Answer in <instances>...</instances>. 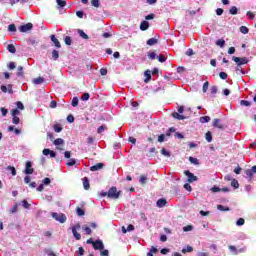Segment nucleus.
I'll list each match as a JSON object with an SVG mask.
<instances>
[{
    "mask_svg": "<svg viewBox=\"0 0 256 256\" xmlns=\"http://www.w3.org/2000/svg\"><path fill=\"white\" fill-rule=\"evenodd\" d=\"M51 217L58 223H67V216L63 213L52 212Z\"/></svg>",
    "mask_w": 256,
    "mask_h": 256,
    "instance_id": "nucleus-1",
    "label": "nucleus"
},
{
    "mask_svg": "<svg viewBox=\"0 0 256 256\" xmlns=\"http://www.w3.org/2000/svg\"><path fill=\"white\" fill-rule=\"evenodd\" d=\"M232 59H233V61H234L238 66L247 65V63H249V60H247V58H245V57L239 58V57L233 56Z\"/></svg>",
    "mask_w": 256,
    "mask_h": 256,
    "instance_id": "nucleus-2",
    "label": "nucleus"
},
{
    "mask_svg": "<svg viewBox=\"0 0 256 256\" xmlns=\"http://www.w3.org/2000/svg\"><path fill=\"white\" fill-rule=\"evenodd\" d=\"M93 248L96 249V251H103L105 249V245L103 244V241L96 240L93 243Z\"/></svg>",
    "mask_w": 256,
    "mask_h": 256,
    "instance_id": "nucleus-3",
    "label": "nucleus"
},
{
    "mask_svg": "<svg viewBox=\"0 0 256 256\" xmlns=\"http://www.w3.org/2000/svg\"><path fill=\"white\" fill-rule=\"evenodd\" d=\"M184 175L188 177V183H193L197 181V176H195V174L191 173L189 170H185Z\"/></svg>",
    "mask_w": 256,
    "mask_h": 256,
    "instance_id": "nucleus-4",
    "label": "nucleus"
},
{
    "mask_svg": "<svg viewBox=\"0 0 256 256\" xmlns=\"http://www.w3.org/2000/svg\"><path fill=\"white\" fill-rule=\"evenodd\" d=\"M256 174V166H253L251 169L245 170V175L248 177L249 181L253 179V175Z\"/></svg>",
    "mask_w": 256,
    "mask_h": 256,
    "instance_id": "nucleus-5",
    "label": "nucleus"
},
{
    "mask_svg": "<svg viewBox=\"0 0 256 256\" xmlns=\"http://www.w3.org/2000/svg\"><path fill=\"white\" fill-rule=\"evenodd\" d=\"M33 29V24L32 23H27L25 25H22L19 27V31L21 33H27V31H31Z\"/></svg>",
    "mask_w": 256,
    "mask_h": 256,
    "instance_id": "nucleus-6",
    "label": "nucleus"
},
{
    "mask_svg": "<svg viewBox=\"0 0 256 256\" xmlns=\"http://www.w3.org/2000/svg\"><path fill=\"white\" fill-rule=\"evenodd\" d=\"M119 193H101V197H107V199L116 200L119 197Z\"/></svg>",
    "mask_w": 256,
    "mask_h": 256,
    "instance_id": "nucleus-7",
    "label": "nucleus"
},
{
    "mask_svg": "<svg viewBox=\"0 0 256 256\" xmlns=\"http://www.w3.org/2000/svg\"><path fill=\"white\" fill-rule=\"evenodd\" d=\"M34 171L35 170L33 169V163H31V161L26 162V168H25L26 175H33Z\"/></svg>",
    "mask_w": 256,
    "mask_h": 256,
    "instance_id": "nucleus-8",
    "label": "nucleus"
},
{
    "mask_svg": "<svg viewBox=\"0 0 256 256\" xmlns=\"http://www.w3.org/2000/svg\"><path fill=\"white\" fill-rule=\"evenodd\" d=\"M43 155H50L51 158H55L57 157V153H55V151L53 150H50L48 148H45L43 151H42Z\"/></svg>",
    "mask_w": 256,
    "mask_h": 256,
    "instance_id": "nucleus-9",
    "label": "nucleus"
},
{
    "mask_svg": "<svg viewBox=\"0 0 256 256\" xmlns=\"http://www.w3.org/2000/svg\"><path fill=\"white\" fill-rule=\"evenodd\" d=\"M211 191L213 193H219V191H223L224 193H227V192H229V188H227V187L219 188L217 186H214L211 188Z\"/></svg>",
    "mask_w": 256,
    "mask_h": 256,
    "instance_id": "nucleus-10",
    "label": "nucleus"
},
{
    "mask_svg": "<svg viewBox=\"0 0 256 256\" xmlns=\"http://www.w3.org/2000/svg\"><path fill=\"white\" fill-rule=\"evenodd\" d=\"M1 91H2L3 93H7V91H8V93H13V86H12L11 84H9V85H8V88H7V86L2 85V86H1Z\"/></svg>",
    "mask_w": 256,
    "mask_h": 256,
    "instance_id": "nucleus-11",
    "label": "nucleus"
},
{
    "mask_svg": "<svg viewBox=\"0 0 256 256\" xmlns=\"http://www.w3.org/2000/svg\"><path fill=\"white\" fill-rule=\"evenodd\" d=\"M50 39L52 41V43H54L55 47H57L58 49H61V43L59 42V40L55 37V35H51Z\"/></svg>",
    "mask_w": 256,
    "mask_h": 256,
    "instance_id": "nucleus-12",
    "label": "nucleus"
},
{
    "mask_svg": "<svg viewBox=\"0 0 256 256\" xmlns=\"http://www.w3.org/2000/svg\"><path fill=\"white\" fill-rule=\"evenodd\" d=\"M156 205H157V207H159L161 209V208L165 207V205H167V200L165 198H160V199H158Z\"/></svg>",
    "mask_w": 256,
    "mask_h": 256,
    "instance_id": "nucleus-13",
    "label": "nucleus"
},
{
    "mask_svg": "<svg viewBox=\"0 0 256 256\" xmlns=\"http://www.w3.org/2000/svg\"><path fill=\"white\" fill-rule=\"evenodd\" d=\"M103 167H105V164L103 163H98L94 166L90 167V171H99L100 169H103Z\"/></svg>",
    "mask_w": 256,
    "mask_h": 256,
    "instance_id": "nucleus-14",
    "label": "nucleus"
},
{
    "mask_svg": "<svg viewBox=\"0 0 256 256\" xmlns=\"http://www.w3.org/2000/svg\"><path fill=\"white\" fill-rule=\"evenodd\" d=\"M213 127H217L218 129H223V124H221V120L218 118H215L213 120Z\"/></svg>",
    "mask_w": 256,
    "mask_h": 256,
    "instance_id": "nucleus-15",
    "label": "nucleus"
},
{
    "mask_svg": "<svg viewBox=\"0 0 256 256\" xmlns=\"http://www.w3.org/2000/svg\"><path fill=\"white\" fill-rule=\"evenodd\" d=\"M147 181H149V178L147 177V175H141L139 178V184L140 185H146Z\"/></svg>",
    "mask_w": 256,
    "mask_h": 256,
    "instance_id": "nucleus-16",
    "label": "nucleus"
},
{
    "mask_svg": "<svg viewBox=\"0 0 256 256\" xmlns=\"http://www.w3.org/2000/svg\"><path fill=\"white\" fill-rule=\"evenodd\" d=\"M140 29L141 31H147V29H149V22L147 21H142L140 24Z\"/></svg>",
    "mask_w": 256,
    "mask_h": 256,
    "instance_id": "nucleus-17",
    "label": "nucleus"
},
{
    "mask_svg": "<svg viewBox=\"0 0 256 256\" xmlns=\"http://www.w3.org/2000/svg\"><path fill=\"white\" fill-rule=\"evenodd\" d=\"M34 85H41L42 83H45V78L43 77H38L33 79Z\"/></svg>",
    "mask_w": 256,
    "mask_h": 256,
    "instance_id": "nucleus-18",
    "label": "nucleus"
},
{
    "mask_svg": "<svg viewBox=\"0 0 256 256\" xmlns=\"http://www.w3.org/2000/svg\"><path fill=\"white\" fill-rule=\"evenodd\" d=\"M146 79L144 80L145 83H149L151 81V71L147 70L144 73Z\"/></svg>",
    "mask_w": 256,
    "mask_h": 256,
    "instance_id": "nucleus-19",
    "label": "nucleus"
},
{
    "mask_svg": "<svg viewBox=\"0 0 256 256\" xmlns=\"http://www.w3.org/2000/svg\"><path fill=\"white\" fill-rule=\"evenodd\" d=\"M53 129L55 133H61L63 131V127H61V124H54Z\"/></svg>",
    "mask_w": 256,
    "mask_h": 256,
    "instance_id": "nucleus-20",
    "label": "nucleus"
},
{
    "mask_svg": "<svg viewBox=\"0 0 256 256\" xmlns=\"http://www.w3.org/2000/svg\"><path fill=\"white\" fill-rule=\"evenodd\" d=\"M172 117H174V119H178L179 121H183V119H185V117L177 112L172 113Z\"/></svg>",
    "mask_w": 256,
    "mask_h": 256,
    "instance_id": "nucleus-21",
    "label": "nucleus"
},
{
    "mask_svg": "<svg viewBox=\"0 0 256 256\" xmlns=\"http://www.w3.org/2000/svg\"><path fill=\"white\" fill-rule=\"evenodd\" d=\"M157 43H158L157 38H150V39L147 41V45H149L150 47L153 46V45H157Z\"/></svg>",
    "mask_w": 256,
    "mask_h": 256,
    "instance_id": "nucleus-22",
    "label": "nucleus"
},
{
    "mask_svg": "<svg viewBox=\"0 0 256 256\" xmlns=\"http://www.w3.org/2000/svg\"><path fill=\"white\" fill-rule=\"evenodd\" d=\"M20 205H22V207L24 209H30L31 208V204H29L27 200H22Z\"/></svg>",
    "mask_w": 256,
    "mask_h": 256,
    "instance_id": "nucleus-23",
    "label": "nucleus"
},
{
    "mask_svg": "<svg viewBox=\"0 0 256 256\" xmlns=\"http://www.w3.org/2000/svg\"><path fill=\"white\" fill-rule=\"evenodd\" d=\"M7 50L9 51V53H17V49L15 48V45H13V44H9L7 47Z\"/></svg>",
    "mask_w": 256,
    "mask_h": 256,
    "instance_id": "nucleus-24",
    "label": "nucleus"
},
{
    "mask_svg": "<svg viewBox=\"0 0 256 256\" xmlns=\"http://www.w3.org/2000/svg\"><path fill=\"white\" fill-rule=\"evenodd\" d=\"M72 233L74 235V238L77 240V241H81V234L79 232H77V230H73L72 229Z\"/></svg>",
    "mask_w": 256,
    "mask_h": 256,
    "instance_id": "nucleus-25",
    "label": "nucleus"
},
{
    "mask_svg": "<svg viewBox=\"0 0 256 256\" xmlns=\"http://www.w3.org/2000/svg\"><path fill=\"white\" fill-rule=\"evenodd\" d=\"M209 121H211V117L209 116L200 117V123H209Z\"/></svg>",
    "mask_w": 256,
    "mask_h": 256,
    "instance_id": "nucleus-26",
    "label": "nucleus"
},
{
    "mask_svg": "<svg viewBox=\"0 0 256 256\" xmlns=\"http://www.w3.org/2000/svg\"><path fill=\"white\" fill-rule=\"evenodd\" d=\"M65 144V140H63L62 138H57L56 140H54V145L59 146V145H64Z\"/></svg>",
    "mask_w": 256,
    "mask_h": 256,
    "instance_id": "nucleus-27",
    "label": "nucleus"
},
{
    "mask_svg": "<svg viewBox=\"0 0 256 256\" xmlns=\"http://www.w3.org/2000/svg\"><path fill=\"white\" fill-rule=\"evenodd\" d=\"M82 230L85 231L86 235H91L92 233L91 228L87 225H83Z\"/></svg>",
    "mask_w": 256,
    "mask_h": 256,
    "instance_id": "nucleus-28",
    "label": "nucleus"
},
{
    "mask_svg": "<svg viewBox=\"0 0 256 256\" xmlns=\"http://www.w3.org/2000/svg\"><path fill=\"white\" fill-rule=\"evenodd\" d=\"M52 59L54 61H57L59 59V51H57V50L52 51Z\"/></svg>",
    "mask_w": 256,
    "mask_h": 256,
    "instance_id": "nucleus-29",
    "label": "nucleus"
},
{
    "mask_svg": "<svg viewBox=\"0 0 256 256\" xmlns=\"http://www.w3.org/2000/svg\"><path fill=\"white\" fill-rule=\"evenodd\" d=\"M8 31H10V33H16L17 32V27L15 26V24H10L8 26Z\"/></svg>",
    "mask_w": 256,
    "mask_h": 256,
    "instance_id": "nucleus-30",
    "label": "nucleus"
},
{
    "mask_svg": "<svg viewBox=\"0 0 256 256\" xmlns=\"http://www.w3.org/2000/svg\"><path fill=\"white\" fill-rule=\"evenodd\" d=\"M78 35H80L82 39H89V35L85 34L83 30H78Z\"/></svg>",
    "mask_w": 256,
    "mask_h": 256,
    "instance_id": "nucleus-31",
    "label": "nucleus"
},
{
    "mask_svg": "<svg viewBox=\"0 0 256 256\" xmlns=\"http://www.w3.org/2000/svg\"><path fill=\"white\" fill-rule=\"evenodd\" d=\"M107 131V125H102L97 129V133L101 134Z\"/></svg>",
    "mask_w": 256,
    "mask_h": 256,
    "instance_id": "nucleus-32",
    "label": "nucleus"
},
{
    "mask_svg": "<svg viewBox=\"0 0 256 256\" xmlns=\"http://www.w3.org/2000/svg\"><path fill=\"white\" fill-rule=\"evenodd\" d=\"M206 141H208V143H211V141H213V136L211 134V132H207L205 135Z\"/></svg>",
    "mask_w": 256,
    "mask_h": 256,
    "instance_id": "nucleus-33",
    "label": "nucleus"
},
{
    "mask_svg": "<svg viewBox=\"0 0 256 256\" xmlns=\"http://www.w3.org/2000/svg\"><path fill=\"white\" fill-rule=\"evenodd\" d=\"M231 187H234V189H239V181L236 179L232 180Z\"/></svg>",
    "mask_w": 256,
    "mask_h": 256,
    "instance_id": "nucleus-34",
    "label": "nucleus"
},
{
    "mask_svg": "<svg viewBox=\"0 0 256 256\" xmlns=\"http://www.w3.org/2000/svg\"><path fill=\"white\" fill-rule=\"evenodd\" d=\"M11 115L12 117H17L18 115H21V111H19V109H13Z\"/></svg>",
    "mask_w": 256,
    "mask_h": 256,
    "instance_id": "nucleus-35",
    "label": "nucleus"
},
{
    "mask_svg": "<svg viewBox=\"0 0 256 256\" xmlns=\"http://www.w3.org/2000/svg\"><path fill=\"white\" fill-rule=\"evenodd\" d=\"M76 213L78 217H83V215H85V211L79 207L76 209Z\"/></svg>",
    "mask_w": 256,
    "mask_h": 256,
    "instance_id": "nucleus-36",
    "label": "nucleus"
},
{
    "mask_svg": "<svg viewBox=\"0 0 256 256\" xmlns=\"http://www.w3.org/2000/svg\"><path fill=\"white\" fill-rule=\"evenodd\" d=\"M193 251V247L187 246L186 248L182 249V253H191Z\"/></svg>",
    "mask_w": 256,
    "mask_h": 256,
    "instance_id": "nucleus-37",
    "label": "nucleus"
},
{
    "mask_svg": "<svg viewBox=\"0 0 256 256\" xmlns=\"http://www.w3.org/2000/svg\"><path fill=\"white\" fill-rule=\"evenodd\" d=\"M240 31L243 33V35H247V33H249V28H247V26H241Z\"/></svg>",
    "mask_w": 256,
    "mask_h": 256,
    "instance_id": "nucleus-38",
    "label": "nucleus"
},
{
    "mask_svg": "<svg viewBox=\"0 0 256 256\" xmlns=\"http://www.w3.org/2000/svg\"><path fill=\"white\" fill-rule=\"evenodd\" d=\"M218 211H230L229 207H225L223 205H217Z\"/></svg>",
    "mask_w": 256,
    "mask_h": 256,
    "instance_id": "nucleus-39",
    "label": "nucleus"
},
{
    "mask_svg": "<svg viewBox=\"0 0 256 256\" xmlns=\"http://www.w3.org/2000/svg\"><path fill=\"white\" fill-rule=\"evenodd\" d=\"M190 163H193V165H199V160L197 158L189 157Z\"/></svg>",
    "mask_w": 256,
    "mask_h": 256,
    "instance_id": "nucleus-40",
    "label": "nucleus"
},
{
    "mask_svg": "<svg viewBox=\"0 0 256 256\" xmlns=\"http://www.w3.org/2000/svg\"><path fill=\"white\" fill-rule=\"evenodd\" d=\"M236 225H237L238 227H241L242 225H245V219L239 218V219L237 220V222H236Z\"/></svg>",
    "mask_w": 256,
    "mask_h": 256,
    "instance_id": "nucleus-41",
    "label": "nucleus"
},
{
    "mask_svg": "<svg viewBox=\"0 0 256 256\" xmlns=\"http://www.w3.org/2000/svg\"><path fill=\"white\" fill-rule=\"evenodd\" d=\"M0 111L2 113V117H7V113H9V110H7L5 107H1Z\"/></svg>",
    "mask_w": 256,
    "mask_h": 256,
    "instance_id": "nucleus-42",
    "label": "nucleus"
},
{
    "mask_svg": "<svg viewBox=\"0 0 256 256\" xmlns=\"http://www.w3.org/2000/svg\"><path fill=\"white\" fill-rule=\"evenodd\" d=\"M162 155H164L165 157H171V152L167 151V149L163 148L161 150Z\"/></svg>",
    "mask_w": 256,
    "mask_h": 256,
    "instance_id": "nucleus-43",
    "label": "nucleus"
},
{
    "mask_svg": "<svg viewBox=\"0 0 256 256\" xmlns=\"http://www.w3.org/2000/svg\"><path fill=\"white\" fill-rule=\"evenodd\" d=\"M240 105H242L244 107H250L251 106V102H249L247 100H241Z\"/></svg>",
    "mask_w": 256,
    "mask_h": 256,
    "instance_id": "nucleus-44",
    "label": "nucleus"
},
{
    "mask_svg": "<svg viewBox=\"0 0 256 256\" xmlns=\"http://www.w3.org/2000/svg\"><path fill=\"white\" fill-rule=\"evenodd\" d=\"M158 60L160 63H165V61H167V57H165V55H163V54H160L158 56Z\"/></svg>",
    "mask_w": 256,
    "mask_h": 256,
    "instance_id": "nucleus-45",
    "label": "nucleus"
},
{
    "mask_svg": "<svg viewBox=\"0 0 256 256\" xmlns=\"http://www.w3.org/2000/svg\"><path fill=\"white\" fill-rule=\"evenodd\" d=\"M83 186H84V189H86V191L89 189V179L84 178Z\"/></svg>",
    "mask_w": 256,
    "mask_h": 256,
    "instance_id": "nucleus-46",
    "label": "nucleus"
},
{
    "mask_svg": "<svg viewBox=\"0 0 256 256\" xmlns=\"http://www.w3.org/2000/svg\"><path fill=\"white\" fill-rule=\"evenodd\" d=\"M77 105H79V98L74 97L72 99V107H77Z\"/></svg>",
    "mask_w": 256,
    "mask_h": 256,
    "instance_id": "nucleus-47",
    "label": "nucleus"
},
{
    "mask_svg": "<svg viewBox=\"0 0 256 256\" xmlns=\"http://www.w3.org/2000/svg\"><path fill=\"white\" fill-rule=\"evenodd\" d=\"M216 45H218V47H225V40L223 39L217 40Z\"/></svg>",
    "mask_w": 256,
    "mask_h": 256,
    "instance_id": "nucleus-48",
    "label": "nucleus"
},
{
    "mask_svg": "<svg viewBox=\"0 0 256 256\" xmlns=\"http://www.w3.org/2000/svg\"><path fill=\"white\" fill-rule=\"evenodd\" d=\"M64 42L66 43V45H71V43H73V40L70 36H66Z\"/></svg>",
    "mask_w": 256,
    "mask_h": 256,
    "instance_id": "nucleus-49",
    "label": "nucleus"
},
{
    "mask_svg": "<svg viewBox=\"0 0 256 256\" xmlns=\"http://www.w3.org/2000/svg\"><path fill=\"white\" fill-rule=\"evenodd\" d=\"M237 12H238L237 7L232 6V7L230 8V14H231V15H237Z\"/></svg>",
    "mask_w": 256,
    "mask_h": 256,
    "instance_id": "nucleus-50",
    "label": "nucleus"
},
{
    "mask_svg": "<svg viewBox=\"0 0 256 256\" xmlns=\"http://www.w3.org/2000/svg\"><path fill=\"white\" fill-rule=\"evenodd\" d=\"M19 208V204H15L11 209H10V213H17V209Z\"/></svg>",
    "mask_w": 256,
    "mask_h": 256,
    "instance_id": "nucleus-51",
    "label": "nucleus"
},
{
    "mask_svg": "<svg viewBox=\"0 0 256 256\" xmlns=\"http://www.w3.org/2000/svg\"><path fill=\"white\" fill-rule=\"evenodd\" d=\"M8 171H11L13 176L17 175V170L13 166H8Z\"/></svg>",
    "mask_w": 256,
    "mask_h": 256,
    "instance_id": "nucleus-52",
    "label": "nucleus"
},
{
    "mask_svg": "<svg viewBox=\"0 0 256 256\" xmlns=\"http://www.w3.org/2000/svg\"><path fill=\"white\" fill-rule=\"evenodd\" d=\"M12 123H14V125H19L20 119L17 116H12Z\"/></svg>",
    "mask_w": 256,
    "mask_h": 256,
    "instance_id": "nucleus-53",
    "label": "nucleus"
},
{
    "mask_svg": "<svg viewBox=\"0 0 256 256\" xmlns=\"http://www.w3.org/2000/svg\"><path fill=\"white\" fill-rule=\"evenodd\" d=\"M183 231L184 232L193 231V226L192 225L184 226L183 227Z\"/></svg>",
    "mask_w": 256,
    "mask_h": 256,
    "instance_id": "nucleus-54",
    "label": "nucleus"
},
{
    "mask_svg": "<svg viewBox=\"0 0 256 256\" xmlns=\"http://www.w3.org/2000/svg\"><path fill=\"white\" fill-rule=\"evenodd\" d=\"M57 5H59V7H65V5H67V2H65V0H57Z\"/></svg>",
    "mask_w": 256,
    "mask_h": 256,
    "instance_id": "nucleus-55",
    "label": "nucleus"
},
{
    "mask_svg": "<svg viewBox=\"0 0 256 256\" xmlns=\"http://www.w3.org/2000/svg\"><path fill=\"white\" fill-rule=\"evenodd\" d=\"M16 105H17L18 109H20V111H23L25 109V106L23 105V102L18 101L16 103Z\"/></svg>",
    "mask_w": 256,
    "mask_h": 256,
    "instance_id": "nucleus-56",
    "label": "nucleus"
},
{
    "mask_svg": "<svg viewBox=\"0 0 256 256\" xmlns=\"http://www.w3.org/2000/svg\"><path fill=\"white\" fill-rule=\"evenodd\" d=\"M89 97H90L89 93H84L82 95L81 99H82V101H89Z\"/></svg>",
    "mask_w": 256,
    "mask_h": 256,
    "instance_id": "nucleus-57",
    "label": "nucleus"
},
{
    "mask_svg": "<svg viewBox=\"0 0 256 256\" xmlns=\"http://www.w3.org/2000/svg\"><path fill=\"white\" fill-rule=\"evenodd\" d=\"M18 77H23V66H19L18 67V73H17Z\"/></svg>",
    "mask_w": 256,
    "mask_h": 256,
    "instance_id": "nucleus-58",
    "label": "nucleus"
},
{
    "mask_svg": "<svg viewBox=\"0 0 256 256\" xmlns=\"http://www.w3.org/2000/svg\"><path fill=\"white\" fill-rule=\"evenodd\" d=\"M100 255L101 256H109V250H105V248L103 250H100Z\"/></svg>",
    "mask_w": 256,
    "mask_h": 256,
    "instance_id": "nucleus-59",
    "label": "nucleus"
},
{
    "mask_svg": "<svg viewBox=\"0 0 256 256\" xmlns=\"http://www.w3.org/2000/svg\"><path fill=\"white\" fill-rule=\"evenodd\" d=\"M148 57H149V59H156V57H157V54L155 53V52H149L148 53Z\"/></svg>",
    "mask_w": 256,
    "mask_h": 256,
    "instance_id": "nucleus-60",
    "label": "nucleus"
},
{
    "mask_svg": "<svg viewBox=\"0 0 256 256\" xmlns=\"http://www.w3.org/2000/svg\"><path fill=\"white\" fill-rule=\"evenodd\" d=\"M75 163H76L75 159H70L69 162L66 163V165L68 167H73V165H75Z\"/></svg>",
    "mask_w": 256,
    "mask_h": 256,
    "instance_id": "nucleus-61",
    "label": "nucleus"
},
{
    "mask_svg": "<svg viewBox=\"0 0 256 256\" xmlns=\"http://www.w3.org/2000/svg\"><path fill=\"white\" fill-rule=\"evenodd\" d=\"M229 250L232 252V253H234V255H237V247H235V246H229Z\"/></svg>",
    "mask_w": 256,
    "mask_h": 256,
    "instance_id": "nucleus-62",
    "label": "nucleus"
},
{
    "mask_svg": "<svg viewBox=\"0 0 256 256\" xmlns=\"http://www.w3.org/2000/svg\"><path fill=\"white\" fill-rule=\"evenodd\" d=\"M91 4L93 5V7H99L100 3H99V0H92L91 1Z\"/></svg>",
    "mask_w": 256,
    "mask_h": 256,
    "instance_id": "nucleus-63",
    "label": "nucleus"
},
{
    "mask_svg": "<svg viewBox=\"0 0 256 256\" xmlns=\"http://www.w3.org/2000/svg\"><path fill=\"white\" fill-rule=\"evenodd\" d=\"M219 77H220V79H227L228 75L225 72H220Z\"/></svg>",
    "mask_w": 256,
    "mask_h": 256,
    "instance_id": "nucleus-64",
    "label": "nucleus"
}]
</instances>
